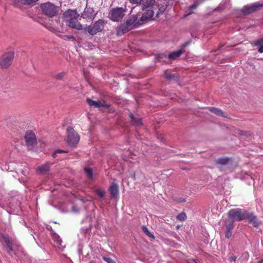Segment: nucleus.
<instances>
[{
    "label": "nucleus",
    "instance_id": "obj_38",
    "mask_svg": "<svg viewBox=\"0 0 263 263\" xmlns=\"http://www.w3.org/2000/svg\"><path fill=\"white\" fill-rule=\"evenodd\" d=\"M103 259L107 263H116L113 259L108 257H103Z\"/></svg>",
    "mask_w": 263,
    "mask_h": 263
},
{
    "label": "nucleus",
    "instance_id": "obj_14",
    "mask_svg": "<svg viewBox=\"0 0 263 263\" xmlns=\"http://www.w3.org/2000/svg\"><path fill=\"white\" fill-rule=\"evenodd\" d=\"M109 191L111 198H115L119 195V185L117 183L112 182L109 188Z\"/></svg>",
    "mask_w": 263,
    "mask_h": 263
},
{
    "label": "nucleus",
    "instance_id": "obj_27",
    "mask_svg": "<svg viewBox=\"0 0 263 263\" xmlns=\"http://www.w3.org/2000/svg\"><path fill=\"white\" fill-rule=\"evenodd\" d=\"M2 241L4 243L5 247L9 245H13L11 239L8 236L3 235Z\"/></svg>",
    "mask_w": 263,
    "mask_h": 263
},
{
    "label": "nucleus",
    "instance_id": "obj_20",
    "mask_svg": "<svg viewBox=\"0 0 263 263\" xmlns=\"http://www.w3.org/2000/svg\"><path fill=\"white\" fill-rule=\"evenodd\" d=\"M249 258L248 252H244L241 254L239 258L237 260L236 263H248Z\"/></svg>",
    "mask_w": 263,
    "mask_h": 263
},
{
    "label": "nucleus",
    "instance_id": "obj_42",
    "mask_svg": "<svg viewBox=\"0 0 263 263\" xmlns=\"http://www.w3.org/2000/svg\"><path fill=\"white\" fill-rule=\"evenodd\" d=\"M232 230H227V231L226 232V237L227 238H229L231 236Z\"/></svg>",
    "mask_w": 263,
    "mask_h": 263
},
{
    "label": "nucleus",
    "instance_id": "obj_39",
    "mask_svg": "<svg viewBox=\"0 0 263 263\" xmlns=\"http://www.w3.org/2000/svg\"><path fill=\"white\" fill-rule=\"evenodd\" d=\"M64 40H75V37L73 35H64L62 37Z\"/></svg>",
    "mask_w": 263,
    "mask_h": 263
},
{
    "label": "nucleus",
    "instance_id": "obj_41",
    "mask_svg": "<svg viewBox=\"0 0 263 263\" xmlns=\"http://www.w3.org/2000/svg\"><path fill=\"white\" fill-rule=\"evenodd\" d=\"M66 153V152L63 151V150L58 149V150L55 151V152L52 154V157L53 158H55L56 155L58 153Z\"/></svg>",
    "mask_w": 263,
    "mask_h": 263
},
{
    "label": "nucleus",
    "instance_id": "obj_32",
    "mask_svg": "<svg viewBox=\"0 0 263 263\" xmlns=\"http://www.w3.org/2000/svg\"><path fill=\"white\" fill-rule=\"evenodd\" d=\"M84 171L87 174V177L89 179H93V173L92 170L91 168L85 167L84 168Z\"/></svg>",
    "mask_w": 263,
    "mask_h": 263
},
{
    "label": "nucleus",
    "instance_id": "obj_28",
    "mask_svg": "<svg viewBox=\"0 0 263 263\" xmlns=\"http://www.w3.org/2000/svg\"><path fill=\"white\" fill-rule=\"evenodd\" d=\"M229 158L227 157L220 158L216 160V163L221 165H226L229 161Z\"/></svg>",
    "mask_w": 263,
    "mask_h": 263
},
{
    "label": "nucleus",
    "instance_id": "obj_24",
    "mask_svg": "<svg viewBox=\"0 0 263 263\" xmlns=\"http://www.w3.org/2000/svg\"><path fill=\"white\" fill-rule=\"evenodd\" d=\"M209 110L217 116H221V117H227L225 115V114L224 112H223L221 110H220L218 108H217L216 107H210V108H209Z\"/></svg>",
    "mask_w": 263,
    "mask_h": 263
},
{
    "label": "nucleus",
    "instance_id": "obj_30",
    "mask_svg": "<svg viewBox=\"0 0 263 263\" xmlns=\"http://www.w3.org/2000/svg\"><path fill=\"white\" fill-rule=\"evenodd\" d=\"M66 75V72L62 71L61 72L55 74L53 76V78L57 80H62Z\"/></svg>",
    "mask_w": 263,
    "mask_h": 263
},
{
    "label": "nucleus",
    "instance_id": "obj_34",
    "mask_svg": "<svg viewBox=\"0 0 263 263\" xmlns=\"http://www.w3.org/2000/svg\"><path fill=\"white\" fill-rule=\"evenodd\" d=\"M176 218L178 220H180V221H184V220L186 219V216L185 215V214L183 212L182 213H180L179 214H178L177 217H176Z\"/></svg>",
    "mask_w": 263,
    "mask_h": 263
},
{
    "label": "nucleus",
    "instance_id": "obj_43",
    "mask_svg": "<svg viewBox=\"0 0 263 263\" xmlns=\"http://www.w3.org/2000/svg\"><path fill=\"white\" fill-rule=\"evenodd\" d=\"M129 3L133 4H139L141 0H128Z\"/></svg>",
    "mask_w": 263,
    "mask_h": 263
},
{
    "label": "nucleus",
    "instance_id": "obj_16",
    "mask_svg": "<svg viewBox=\"0 0 263 263\" xmlns=\"http://www.w3.org/2000/svg\"><path fill=\"white\" fill-rule=\"evenodd\" d=\"M86 102L91 106H94L95 107L99 108L100 107H105L106 104L104 101H95L90 99L87 98Z\"/></svg>",
    "mask_w": 263,
    "mask_h": 263
},
{
    "label": "nucleus",
    "instance_id": "obj_13",
    "mask_svg": "<svg viewBox=\"0 0 263 263\" xmlns=\"http://www.w3.org/2000/svg\"><path fill=\"white\" fill-rule=\"evenodd\" d=\"M78 17H74L67 23L68 26L78 30H81L83 29L82 25L78 22Z\"/></svg>",
    "mask_w": 263,
    "mask_h": 263
},
{
    "label": "nucleus",
    "instance_id": "obj_9",
    "mask_svg": "<svg viewBox=\"0 0 263 263\" xmlns=\"http://www.w3.org/2000/svg\"><path fill=\"white\" fill-rule=\"evenodd\" d=\"M263 7V4L259 3H254L250 6H245L242 9V12L246 15L252 13Z\"/></svg>",
    "mask_w": 263,
    "mask_h": 263
},
{
    "label": "nucleus",
    "instance_id": "obj_10",
    "mask_svg": "<svg viewBox=\"0 0 263 263\" xmlns=\"http://www.w3.org/2000/svg\"><path fill=\"white\" fill-rule=\"evenodd\" d=\"M26 143L27 146H32L36 144V139L35 135L32 131H27L25 136Z\"/></svg>",
    "mask_w": 263,
    "mask_h": 263
},
{
    "label": "nucleus",
    "instance_id": "obj_6",
    "mask_svg": "<svg viewBox=\"0 0 263 263\" xmlns=\"http://www.w3.org/2000/svg\"><path fill=\"white\" fill-rule=\"evenodd\" d=\"M43 13L49 16L52 17L58 12V8L50 3H47L41 5Z\"/></svg>",
    "mask_w": 263,
    "mask_h": 263
},
{
    "label": "nucleus",
    "instance_id": "obj_18",
    "mask_svg": "<svg viewBox=\"0 0 263 263\" xmlns=\"http://www.w3.org/2000/svg\"><path fill=\"white\" fill-rule=\"evenodd\" d=\"M164 78L169 81H177L179 76L177 73H172L168 70H166L164 73Z\"/></svg>",
    "mask_w": 263,
    "mask_h": 263
},
{
    "label": "nucleus",
    "instance_id": "obj_36",
    "mask_svg": "<svg viewBox=\"0 0 263 263\" xmlns=\"http://www.w3.org/2000/svg\"><path fill=\"white\" fill-rule=\"evenodd\" d=\"M21 1L24 4H25V5H30V4H31L32 3H34L37 1H38V0H21Z\"/></svg>",
    "mask_w": 263,
    "mask_h": 263
},
{
    "label": "nucleus",
    "instance_id": "obj_46",
    "mask_svg": "<svg viewBox=\"0 0 263 263\" xmlns=\"http://www.w3.org/2000/svg\"><path fill=\"white\" fill-rule=\"evenodd\" d=\"M185 201H186V200L185 199L182 198V199H179V202H185Z\"/></svg>",
    "mask_w": 263,
    "mask_h": 263
},
{
    "label": "nucleus",
    "instance_id": "obj_19",
    "mask_svg": "<svg viewBox=\"0 0 263 263\" xmlns=\"http://www.w3.org/2000/svg\"><path fill=\"white\" fill-rule=\"evenodd\" d=\"M154 14V11L152 10L148 9L145 13L141 14V21L143 23L144 21L152 18Z\"/></svg>",
    "mask_w": 263,
    "mask_h": 263
},
{
    "label": "nucleus",
    "instance_id": "obj_15",
    "mask_svg": "<svg viewBox=\"0 0 263 263\" xmlns=\"http://www.w3.org/2000/svg\"><path fill=\"white\" fill-rule=\"evenodd\" d=\"M246 219L248 220L250 223L253 224V227H257L260 223L257 220L256 216H255L253 213H247Z\"/></svg>",
    "mask_w": 263,
    "mask_h": 263
},
{
    "label": "nucleus",
    "instance_id": "obj_26",
    "mask_svg": "<svg viewBox=\"0 0 263 263\" xmlns=\"http://www.w3.org/2000/svg\"><path fill=\"white\" fill-rule=\"evenodd\" d=\"M254 45L258 46V51L259 53L263 52V37L256 41L254 43Z\"/></svg>",
    "mask_w": 263,
    "mask_h": 263
},
{
    "label": "nucleus",
    "instance_id": "obj_22",
    "mask_svg": "<svg viewBox=\"0 0 263 263\" xmlns=\"http://www.w3.org/2000/svg\"><path fill=\"white\" fill-rule=\"evenodd\" d=\"M183 52V50L179 49L177 51H174L169 54L168 55V58L171 59L175 60L177 58L179 57Z\"/></svg>",
    "mask_w": 263,
    "mask_h": 263
},
{
    "label": "nucleus",
    "instance_id": "obj_31",
    "mask_svg": "<svg viewBox=\"0 0 263 263\" xmlns=\"http://www.w3.org/2000/svg\"><path fill=\"white\" fill-rule=\"evenodd\" d=\"M236 133L240 136H246L247 138L250 137L251 136L250 133L249 132L240 129H238Z\"/></svg>",
    "mask_w": 263,
    "mask_h": 263
},
{
    "label": "nucleus",
    "instance_id": "obj_17",
    "mask_svg": "<svg viewBox=\"0 0 263 263\" xmlns=\"http://www.w3.org/2000/svg\"><path fill=\"white\" fill-rule=\"evenodd\" d=\"M52 163L49 162L45 163L37 168V171L41 174H45L49 172Z\"/></svg>",
    "mask_w": 263,
    "mask_h": 263
},
{
    "label": "nucleus",
    "instance_id": "obj_8",
    "mask_svg": "<svg viewBox=\"0 0 263 263\" xmlns=\"http://www.w3.org/2000/svg\"><path fill=\"white\" fill-rule=\"evenodd\" d=\"M141 13L138 12L136 14H134L128 18L127 23L130 24L134 28H137L142 25L143 22L141 21Z\"/></svg>",
    "mask_w": 263,
    "mask_h": 263
},
{
    "label": "nucleus",
    "instance_id": "obj_11",
    "mask_svg": "<svg viewBox=\"0 0 263 263\" xmlns=\"http://www.w3.org/2000/svg\"><path fill=\"white\" fill-rule=\"evenodd\" d=\"M134 28L130 24L127 23V21L121 24L117 30V34L121 35Z\"/></svg>",
    "mask_w": 263,
    "mask_h": 263
},
{
    "label": "nucleus",
    "instance_id": "obj_21",
    "mask_svg": "<svg viewBox=\"0 0 263 263\" xmlns=\"http://www.w3.org/2000/svg\"><path fill=\"white\" fill-rule=\"evenodd\" d=\"M155 3V0H141L139 4L142 6V9L148 8L153 5Z\"/></svg>",
    "mask_w": 263,
    "mask_h": 263
},
{
    "label": "nucleus",
    "instance_id": "obj_7",
    "mask_svg": "<svg viewBox=\"0 0 263 263\" xmlns=\"http://www.w3.org/2000/svg\"><path fill=\"white\" fill-rule=\"evenodd\" d=\"M97 14L92 8L86 6L81 13V17L87 21H92L95 19Z\"/></svg>",
    "mask_w": 263,
    "mask_h": 263
},
{
    "label": "nucleus",
    "instance_id": "obj_25",
    "mask_svg": "<svg viewBox=\"0 0 263 263\" xmlns=\"http://www.w3.org/2000/svg\"><path fill=\"white\" fill-rule=\"evenodd\" d=\"M234 222H235L234 220H233L232 219L228 217L225 222V225H226L227 230H233L234 228Z\"/></svg>",
    "mask_w": 263,
    "mask_h": 263
},
{
    "label": "nucleus",
    "instance_id": "obj_33",
    "mask_svg": "<svg viewBox=\"0 0 263 263\" xmlns=\"http://www.w3.org/2000/svg\"><path fill=\"white\" fill-rule=\"evenodd\" d=\"M53 239H54V241L57 242V245H59V247L60 248H64L62 245V240L61 238L59 236H55L53 238Z\"/></svg>",
    "mask_w": 263,
    "mask_h": 263
},
{
    "label": "nucleus",
    "instance_id": "obj_45",
    "mask_svg": "<svg viewBox=\"0 0 263 263\" xmlns=\"http://www.w3.org/2000/svg\"><path fill=\"white\" fill-rule=\"evenodd\" d=\"M166 8V6H162L161 7L159 8V13H160V14H162L164 12Z\"/></svg>",
    "mask_w": 263,
    "mask_h": 263
},
{
    "label": "nucleus",
    "instance_id": "obj_29",
    "mask_svg": "<svg viewBox=\"0 0 263 263\" xmlns=\"http://www.w3.org/2000/svg\"><path fill=\"white\" fill-rule=\"evenodd\" d=\"M142 230L143 232L148 237L152 238H155L154 235L152 234L150 231L148 230L147 227L145 226H142Z\"/></svg>",
    "mask_w": 263,
    "mask_h": 263
},
{
    "label": "nucleus",
    "instance_id": "obj_40",
    "mask_svg": "<svg viewBox=\"0 0 263 263\" xmlns=\"http://www.w3.org/2000/svg\"><path fill=\"white\" fill-rule=\"evenodd\" d=\"M6 248L7 251L8 252V253H9L10 254L11 253V252H13V245L8 246L6 247Z\"/></svg>",
    "mask_w": 263,
    "mask_h": 263
},
{
    "label": "nucleus",
    "instance_id": "obj_48",
    "mask_svg": "<svg viewBox=\"0 0 263 263\" xmlns=\"http://www.w3.org/2000/svg\"><path fill=\"white\" fill-rule=\"evenodd\" d=\"M90 263H93L92 261H90Z\"/></svg>",
    "mask_w": 263,
    "mask_h": 263
},
{
    "label": "nucleus",
    "instance_id": "obj_2",
    "mask_svg": "<svg viewBox=\"0 0 263 263\" xmlns=\"http://www.w3.org/2000/svg\"><path fill=\"white\" fill-rule=\"evenodd\" d=\"M248 212L242 209L236 208L229 210L228 213V217L232 219L235 221H240L246 220Z\"/></svg>",
    "mask_w": 263,
    "mask_h": 263
},
{
    "label": "nucleus",
    "instance_id": "obj_5",
    "mask_svg": "<svg viewBox=\"0 0 263 263\" xmlns=\"http://www.w3.org/2000/svg\"><path fill=\"white\" fill-rule=\"evenodd\" d=\"M14 57L13 52H8L3 54L0 58V66L2 69H7L12 64Z\"/></svg>",
    "mask_w": 263,
    "mask_h": 263
},
{
    "label": "nucleus",
    "instance_id": "obj_23",
    "mask_svg": "<svg viewBox=\"0 0 263 263\" xmlns=\"http://www.w3.org/2000/svg\"><path fill=\"white\" fill-rule=\"evenodd\" d=\"M132 122L137 126L142 125V120L139 118L135 117L133 114L129 115Z\"/></svg>",
    "mask_w": 263,
    "mask_h": 263
},
{
    "label": "nucleus",
    "instance_id": "obj_1",
    "mask_svg": "<svg viewBox=\"0 0 263 263\" xmlns=\"http://www.w3.org/2000/svg\"><path fill=\"white\" fill-rule=\"evenodd\" d=\"M106 24V22L104 19H99L85 27L84 30H86L89 34L94 35L97 33L102 32Z\"/></svg>",
    "mask_w": 263,
    "mask_h": 263
},
{
    "label": "nucleus",
    "instance_id": "obj_4",
    "mask_svg": "<svg viewBox=\"0 0 263 263\" xmlns=\"http://www.w3.org/2000/svg\"><path fill=\"white\" fill-rule=\"evenodd\" d=\"M67 143L72 147H76L80 140V136L72 127L67 129Z\"/></svg>",
    "mask_w": 263,
    "mask_h": 263
},
{
    "label": "nucleus",
    "instance_id": "obj_3",
    "mask_svg": "<svg viewBox=\"0 0 263 263\" xmlns=\"http://www.w3.org/2000/svg\"><path fill=\"white\" fill-rule=\"evenodd\" d=\"M126 10V8L116 7L112 8L108 13V17L113 22H119L124 16Z\"/></svg>",
    "mask_w": 263,
    "mask_h": 263
},
{
    "label": "nucleus",
    "instance_id": "obj_44",
    "mask_svg": "<svg viewBox=\"0 0 263 263\" xmlns=\"http://www.w3.org/2000/svg\"><path fill=\"white\" fill-rule=\"evenodd\" d=\"M198 4L197 3H195L191 6L189 8L190 10H192L193 9H195L198 7Z\"/></svg>",
    "mask_w": 263,
    "mask_h": 263
},
{
    "label": "nucleus",
    "instance_id": "obj_47",
    "mask_svg": "<svg viewBox=\"0 0 263 263\" xmlns=\"http://www.w3.org/2000/svg\"><path fill=\"white\" fill-rule=\"evenodd\" d=\"M258 263H263V258L261 259Z\"/></svg>",
    "mask_w": 263,
    "mask_h": 263
},
{
    "label": "nucleus",
    "instance_id": "obj_37",
    "mask_svg": "<svg viewBox=\"0 0 263 263\" xmlns=\"http://www.w3.org/2000/svg\"><path fill=\"white\" fill-rule=\"evenodd\" d=\"M236 259H237L236 256H235L234 255H232V256H230L229 257L228 260L230 263H232V262L236 263V261H237Z\"/></svg>",
    "mask_w": 263,
    "mask_h": 263
},
{
    "label": "nucleus",
    "instance_id": "obj_35",
    "mask_svg": "<svg viewBox=\"0 0 263 263\" xmlns=\"http://www.w3.org/2000/svg\"><path fill=\"white\" fill-rule=\"evenodd\" d=\"M96 194H97L100 198H103L105 195V191L102 189H98L95 191Z\"/></svg>",
    "mask_w": 263,
    "mask_h": 263
},
{
    "label": "nucleus",
    "instance_id": "obj_12",
    "mask_svg": "<svg viewBox=\"0 0 263 263\" xmlns=\"http://www.w3.org/2000/svg\"><path fill=\"white\" fill-rule=\"evenodd\" d=\"M79 16V14L77 13L76 10L68 9L63 14V18L66 23L71 20L72 18L74 17H78Z\"/></svg>",
    "mask_w": 263,
    "mask_h": 263
}]
</instances>
